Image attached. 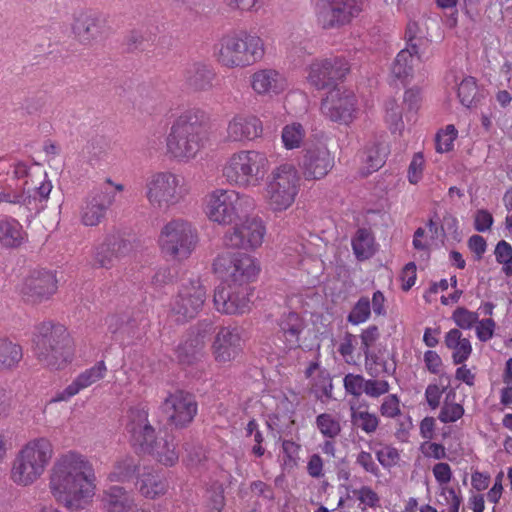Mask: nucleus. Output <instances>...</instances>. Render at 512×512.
<instances>
[{
	"mask_svg": "<svg viewBox=\"0 0 512 512\" xmlns=\"http://www.w3.org/2000/svg\"><path fill=\"white\" fill-rule=\"evenodd\" d=\"M319 66H321V59H316L309 65L308 82L318 90H331L332 86L326 74L327 70Z\"/></svg>",
	"mask_w": 512,
	"mask_h": 512,
	"instance_id": "43",
	"label": "nucleus"
},
{
	"mask_svg": "<svg viewBox=\"0 0 512 512\" xmlns=\"http://www.w3.org/2000/svg\"><path fill=\"white\" fill-rule=\"evenodd\" d=\"M141 333L139 330L138 320L128 314L125 315L123 326L120 331L119 338L121 340L127 339H139Z\"/></svg>",
	"mask_w": 512,
	"mask_h": 512,
	"instance_id": "53",
	"label": "nucleus"
},
{
	"mask_svg": "<svg viewBox=\"0 0 512 512\" xmlns=\"http://www.w3.org/2000/svg\"><path fill=\"white\" fill-rule=\"evenodd\" d=\"M253 292L251 286L234 285L233 282L222 280L214 289L213 303L216 310L223 314H243L249 309Z\"/></svg>",
	"mask_w": 512,
	"mask_h": 512,
	"instance_id": "14",
	"label": "nucleus"
},
{
	"mask_svg": "<svg viewBox=\"0 0 512 512\" xmlns=\"http://www.w3.org/2000/svg\"><path fill=\"white\" fill-rule=\"evenodd\" d=\"M147 197L159 208L177 203L180 198L177 177L171 173H158L148 184Z\"/></svg>",
	"mask_w": 512,
	"mask_h": 512,
	"instance_id": "20",
	"label": "nucleus"
},
{
	"mask_svg": "<svg viewBox=\"0 0 512 512\" xmlns=\"http://www.w3.org/2000/svg\"><path fill=\"white\" fill-rule=\"evenodd\" d=\"M452 350L453 364L463 365L471 356L473 348L470 340L468 338H464V341Z\"/></svg>",
	"mask_w": 512,
	"mask_h": 512,
	"instance_id": "61",
	"label": "nucleus"
},
{
	"mask_svg": "<svg viewBox=\"0 0 512 512\" xmlns=\"http://www.w3.org/2000/svg\"><path fill=\"white\" fill-rule=\"evenodd\" d=\"M282 450L284 453V464L290 467L296 466L299 459L300 445L291 440H284L282 442Z\"/></svg>",
	"mask_w": 512,
	"mask_h": 512,
	"instance_id": "62",
	"label": "nucleus"
},
{
	"mask_svg": "<svg viewBox=\"0 0 512 512\" xmlns=\"http://www.w3.org/2000/svg\"><path fill=\"white\" fill-rule=\"evenodd\" d=\"M278 73L274 70H261L253 74L251 85L258 94L267 93L273 90L277 93V85L275 77Z\"/></svg>",
	"mask_w": 512,
	"mask_h": 512,
	"instance_id": "42",
	"label": "nucleus"
},
{
	"mask_svg": "<svg viewBox=\"0 0 512 512\" xmlns=\"http://www.w3.org/2000/svg\"><path fill=\"white\" fill-rule=\"evenodd\" d=\"M206 214L211 221L232 225L224 234V244L227 247L253 250L262 244L266 233L263 221L258 217L247 216L236 192L214 191L209 196Z\"/></svg>",
	"mask_w": 512,
	"mask_h": 512,
	"instance_id": "1",
	"label": "nucleus"
},
{
	"mask_svg": "<svg viewBox=\"0 0 512 512\" xmlns=\"http://www.w3.org/2000/svg\"><path fill=\"white\" fill-rule=\"evenodd\" d=\"M163 410L167 414V422L176 429L187 428L198 412L196 396L184 389H176L165 398Z\"/></svg>",
	"mask_w": 512,
	"mask_h": 512,
	"instance_id": "13",
	"label": "nucleus"
},
{
	"mask_svg": "<svg viewBox=\"0 0 512 512\" xmlns=\"http://www.w3.org/2000/svg\"><path fill=\"white\" fill-rule=\"evenodd\" d=\"M130 421L126 425L131 435V443L137 454L153 456L160 464L166 467L174 466L179 460L175 445L164 440L163 445L157 440L156 431L148 421V413L144 409L131 408Z\"/></svg>",
	"mask_w": 512,
	"mask_h": 512,
	"instance_id": "4",
	"label": "nucleus"
},
{
	"mask_svg": "<svg viewBox=\"0 0 512 512\" xmlns=\"http://www.w3.org/2000/svg\"><path fill=\"white\" fill-rule=\"evenodd\" d=\"M399 397L396 394L388 395L380 406V413L383 416L395 418L401 414Z\"/></svg>",
	"mask_w": 512,
	"mask_h": 512,
	"instance_id": "56",
	"label": "nucleus"
},
{
	"mask_svg": "<svg viewBox=\"0 0 512 512\" xmlns=\"http://www.w3.org/2000/svg\"><path fill=\"white\" fill-rule=\"evenodd\" d=\"M156 35L147 28L132 29L125 37V51L128 53L144 52L153 46Z\"/></svg>",
	"mask_w": 512,
	"mask_h": 512,
	"instance_id": "31",
	"label": "nucleus"
},
{
	"mask_svg": "<svg viewBox=\"0 0 512 512\" xmlns=\"http://www.w3.org/2000/svg\"><path fill=\"white\" fill-rule=\"evenodd\" d=\"M424 157L421 152L415 153L408 167V180L411 184H417L423 174Z\"/></svg>",
	"mask_w": 512,
	"mask_h": 512,
	"instance_id": "54",
	"label": "nucleus"
},
{
	"mask_svg": "<svg viewBox=\"0 0 512 512\" xmlns=\"http://www.w3.org/2000/svg\"><path fill=\"white\" fill-rule=\"evenodd\" d=\"M279 332L285 338L286 345L289 349H297L300 347V335L305 328V320L294 311L281 315L279 321Z\"/></svg>",
	"mask_w": 512,
	"mask_h": 512,
	"instance_id": "24",
	"label": "nucleus"
},
{
	"mask_svg": "<svg viewBox=\"0 0 512 512\" xmlns=\"http://www.w3.org/2000/svg\"><path fill=\"white\" fill-rule=\"evenodd\" d=\"M102 502L108 512H129L134 504L125 488L116 485L104 492Z\"/></svg>",
	"mask_w": 512,
	"mask_h": 512,
	"instance_id": "26",
	"label": "nucleus"
},
{
	"mask_svg": "<svg viewBox=\"0 0 512 512\" xmlns=\"http://www.w3.org/2000/svg\"><path fill=\"white\" fill-rule=\"evenodd\" d=\"M112 203L109 193L96 191L88 200L82 213V222L86 226H95L105 216L107 208Z\"/></svg>",
	"mask_w": 512,
	"mask_h": 512,
	"instance_id": "25",
	"label": "nucleus"
},
{
	"mask_svg": "<svg viewBox=\"0 0 512 512\" xmlns=\"http://www.w3.org/2000/svg\"><path fill=\"white\" fill-rule=\"evenodd\" d=\"M494 223L493 215L487 209H479L474 216V229L477 232H486Z\"/></svg>",
	"mask_w": 512,
	"mask_h": 512,
	"instance_id": "59",
	"label": "nucleus"
},
{
	"mask_svg": "<svg viewBox=\"0 0 512 512\" xmlns=\"http://www.w3.org/2000/svg\"><path fill=\"white\" fill-rule=\"evenodd\" d=\"M214 77L215 72L210 66L195 63L186 72V84L194 91H204L212 87Z\"/></svg>",
	"mask_w": 512,
	"mask_h": 512,
	"instance_id": "27",
	"label": "nucleus"
},
{
	"mask_svg": "<svg viewBox=\"0 0 512 512\" xmlns=\"http://www.w3.org/2000/svg\"><path fill=\"white\" fill-rule=\"evenodd\" d=\"M356 104L354 92L342 86L328 91L326 98L322 101L321 109L330 120L347 125L355 118Z\"/></svg>",
	"mask_w": 512,
	"mask_h": 512,
	"instance_id": "15",
	"label": "nucleus"
},
{
	"mask_svg": "<svg viewBox=\"0 0 512 512\" xmlns=\"http://www.w3.org/2000/svg\"><path fill=\"white\" fill-rule=\"evenodd\" d=\"M52 457V445L45 438L29 442L14 460L11 470L13 481L20 485H29L40 477Z\"/></svg>",
	"mask_w": 512,
	"mask_h": 512,
	"instance_id": "7",
	"label": "nucleus"
},
{
	"mask_svg": "<svg viewBox=\"0 0 512 512\" xmlns=\"http://www.w3.org/2000/svg\"><path fill=\"white\" fill-rule=\"evenodd\" d=\"M304 135L305 131L300 123L286 125L282 130L284 147L289 150L299 147Z\"/></svg>",
	"mask_w": 512,
	"mask_h": 512,
	"instance_id": "45",
	"label": "nucleus"
},
{
	"mask_svg": "<svg viewBox=\"0 0 512 512\" xmlns=\"http://www.w3.org/2000/svg\"><path fill=\"white\" fill-rule=\"evenodd\" d=\"M366 381L360 374L348 373L343 379L344 389L347 394L359 398L364 392Z\"/></svg>",
	"mask_w": 512,
	"mask_h": 512,
	"instance_id": "50",
	"label": "nucleus"
},
{
	"mask_svg": "<svg viewBox=\"0 0 512 512\" xmlns=\"http://www.w3.org/2000/svg\"><path fill=\"white\" fill-rule=\"evenodd\" d=\"M32 350L40 363L50 369H62L73 355L72 339L66 327L43 322L35 328Z\"/></svg>",
	"mask_w": 512,
	"mask_h": 512,
	"instance_id": "3",
	"label": "nucleus"
},
{
	"mask_svg": "<svg viewBox=\"0 0 512 512\" xmlns=\"http://www.w3.org/2000/svg\"><path fill=\"white\" fill-rule=\"evenodd\" d=\"M374 238L371 232L366 228H359L352 238L351 245L355 257L360 260H367L374 254Z\"/></svg>",
	"mask_w": 512,
	"mask_h": 512,
	"instance_id": "35",
	"label": "nucleus"
},
{
	"mask_svg": "<svg viewBox=\"0 0 512 512\" xmlns=\"http://www.w3.org/2000/svg\"><path fill=\"white\" fill-rule=\"evenodd\" d=\"M496 262L502 265V271L506 275L510 272V264H512V246L505 240H500L494 250Z\"/></svg>",
	"mask_w": 512,
	"mask_h": 512,
	"instance_id": "49",
	"label": "nucleus"
},
{
	"mask_svg": "<svg viewBox=\"0 0 512 512\" xmlns=\"http://www.w3.org/2000/svg\"><path fill=\"white\" fill-rule=\"evenodd\" d=\"M204 354V349L188 335L187 338L180 342L175 348L176 361L182 367L196 365L201 361Z\"/></svg>",
	"mask_w": 512,
	"mask_h": 512,
	"instance_id": "30",
	"label": "nucleus"
},
{
	"mask_svg": "<svg viewBox=\"0 0 512 512\" xmlns=\"http://www.w3.org/2000/svg\"><path fill=\"white\" fill-rule=\"evenodd\" d=\"M476 336L481 342H487L490 340L495 331L496 323L492 318H486L476 322Z\"/></svg>",
	"mask_w": 512,
	"mask_h": 512,
	"instance_id": "63",
	"label": "nucleus"
},
{
	"mask_svg": "<svg viewBox=\"0 0 512 512\" xmlns=\"http://www.w3.org/2000/svg\"><path fill=\"white\" fill-rule=\"evenodd\" d=\"M207 293L199 279L183 283L173 303L172 310L183 317V321L194 318L202 309Z\"/></svg>",
	"mask_w": 512,
	"mask_h": 512,
	"instance_id": "16",
	"label": "nucleus"
},
{
	"mask_svg": "<svg viewBox=\"0 0 512 512\" xmlns=\"http://www.w3.org/2000/svg\"><path fill=\"white\" fill-rule=\"evenodd\" d=\"M316 425L323 436L327 438H335L341 432L340 423L330 414L322 413L316 417Z\"/></svg>",
	"mask_w": 512,
	"mask_h": 512,
	"instance_id": "46",
	"label": "nucleus"
},
{
	"mask_svg": "<svg viewBox=\"0 0 512 512\" xmlns=\"http://www.w3.org/2000/svg\"><path fill=\"white\" fill-rule=\"evenodd\" d=\"M23 357L22 347L7 338H0V371L12 370Z\"/></svg>",
	"mask_w": 512,
	"mask_h": 512,
	"instance_id": "34",
	"label": "nucleus"
},
{
	"mask_svg": "<svg viewBox=\"0 0 512 512\" xmlns=\"http://www.w3.org/2000/svg\"><path fill=\"white\" fill-rule=\"evenodd\" d=\"M371 315V302L366 296H362L354 304L347 316V321L352 325H359L369 319Z\"/></svg>",
	"mask_w": 512,
	"mask_h": 512,
	"instance_id": "44",
	"label": "nucleus"
},
{
	"mask_svg": "<svg viewBox=\"0 0 512 512\" xmlns=\"http://www.w3.org/2000/svg\"><path fill=\"white\" fill-rule=\"evenodd\" d=\"M140 475V463L131 456L118 461L113 472V476L119 482H128L134 478L138 479Z\"/></svg>",
	"mask_w": 512,
	"mask_h": 512,
	"instance_id": "38",
	"label": "nucleus"
},
{
	"mask_svg": "<svg viewBox=\"0 0 512 512\" xmlns=\"http://www.w3.org/2000/svg\"><path fill=\"white\" fill-rule=\"evenodd\" d=\"M52 190V184L49 180L43 181L40 186L35 187L32 191H26V196H29V199H26L25 205H30L33 201L39 200L40 202L46 201L49 198V194Z\"/></svg>",
	"mask_w": 512,
	"mask_h": 512,
	"instance_id": "55",
	"label": "nucleus"
},
{
	"mask_svg": "<svg viewBox=\"0 0 512 512\" xmlns=\"http://www.w3.org/2000/svg\"><path fill=\"white\" fill-rule=\"evenodd\" d=\"M95 475L92 465L76 452L62 455L54 464L50 488L58 502L70 511L82 509L94 495Z\"/></svg>",
	"mask_w": 512,
	"mask_h": 512,
	"instance_id": "2",
	"label": "nucleus"
},
{
	"mask_svg": "<svg viewBox=\"0 0 512 512\" xmlns=\"http://www.w3.org/2000/svg\"><path fill=\"white\" fill-rule=\"evenodd\" d=\"M413 59L408 49L400 50L392 63V74L400 80L412 77L414 73Z\"/></svg>",
	"mask_w": 512,
	"mask_h": 512,
	"instance_id": "40",
	"label": "nucleus"
},
{
	"mask_svg": "<svg viewBox=\"0 0 512 512\" xmlns=\"http://www.w3.org/2000/svg\"><path fill=\"white\" fill-rule=\"evenodd\" d=\"M360 0H320L316 5L317 23L323 29H338L358 16Z\"/></svg>",
	"mask_w": 512,
	"mask_h": 512,
	"instance_id": "12",
	"label": "nucleus"
},
{
	"mask_svg": "<svg viewBox=\"0 0 512 512\" xmlns=\"http://www.w3.org/2000/svg\"><path fill=\"white\" fill-rule=\"evenodd\" d=\"M387 147L382 143H375L368 151H367V164L369 169L372 171H377L380 169L384 163L387 156Z\"/></svg>",
	"mask_w": 512,
	"mask_h": 512,
	"instance_id": "48",
	"label": "nucleus"
},
{
	"mask_svg": "<svg viewBox=\"0 0 512 512\" xmlns=\"http://www.w3.org/2000/svg\"><path fill=\"white\" fill-rule=\"evenodd\" d=\"M341 488H345L347 494L345 497H340L338 501V508H342L345 504L346 499H350L349 492L352 491L354 494H358V500L370 508H377L380 506L379 495L370 487L362 486L360 489H352L351 485L341 484Z\"/></svg>",
	"mask_w": 512,
	"mask_h": 512,
	"instance_id": "37",
	"label": "nucleus"
},
{
	"mask_svg": "<svg viewBox=\"0 0 512 512\" xmlns=\"http://www.w3.org/2000/svg\"><path fill=\"white\" fill-rule=\"evenodd\" d=\"M446 230L451 232L453 239L460 241V233L458 231V220L451 213L446 212L442 218V224L440 226V236L446 238Z\"/></svg>",
	"mask_w": 512,
	"mask_h": 512,
	"instance_id": "57",
	"label": "nucleus"
},
{
	"mask_svg": "<svg viewBox=\"0 0 512 512\" xmlns=\"http://www.w3.org/2000/svg\"><path fill=\"white\" fill-rule=\"evenodd\" d=\"M242 329L237 326H222L211 345L212 355L218 363L234 360L242 351Z\"/></svg>",
	"mask_w": 512,
	"mask_h": 512,
	"instance_id": "19",
	"label": "nucleus"
},
{
	"mask_svg": "<svg viewBox=\"0 0 512 512\" xmlns=\"http://www.w3.org/2000/svg\"><path fill=\"white\" fill-rule=\"evenodd\" d=\"M213 270L222 280L233 282L234 285L251 286L260 272V266L247 253L224 251L214 259Z\"/></svg>",
	"mask_w": 512,
	"mask_h": 512,
	"instance_id": "8",
	"label": "nucleus"
},
{
	"mask_svg": "<svg viewBox=\"0 0 512 512\" xmlns=\"http://www.w3.org/2000/svg\"><path fill=\"white\" fill-rule=\"evenodd\" d=\"M268 160L257 151H241L234 154L223 169L230 183L240 186L256 185L267 172Z\"/></svg>",
	"mask_w": 512,
	"mask_h": 512,
	"instance_id": "9",
	"label": "nucleus"
},
{
	"mask_svg": "<svg viewBox=\"0 0 512 512\" xmlns=\"http://www.w3.org/2000/svg\"><path fill=\"white\" fill-rule=\"evenodd\" d=\"M380 337L379 328L376 325H371L367 329H364L360 335L361 338V350L363 351L365 358L372 357L371 346Z\"/></svg>",
	"mask_w": 512,
	"mask_h": 512,
	"instance_id": "52",
	"label": "nucleus"
},
{
	"mask_svg": "<svg viewBox=\"0 0 512 512\" xmlns=\"http://www.w3.org/2000/svg\"><path fill=\"white\" fill-rule=\"evenodd\" d=\"M210 511L209 512H222L225 506L224 488L221 484L211 489L210 491Z\"/></svg>",
	"mask_w": 512,
	"mask_h": 512,
	"instance_id": "64",
	"label": "nucleus"
},
{
	"mask_svg": "<svg viewBox=\"0 0 512 512\" xmlns=\"http://www.w3.org/2000/svg\"><path fill=\"white\" fill-rule=\"evenodd\" d=\"M106 30V19L91 10L83 11L74 18L72 31L83 44H89L101 37Z\"/></svg>",
	"mask_w": 512,
	"mask_h": 512,
	"instance_id": "22",
	"label": "nucleus"
},
{
	"mask_svg": "<svg viewBox=\"0 0 512 512\" xmlns=\"http://www.w3.org/2000/svg\"><path fill=\"white\" fill-rule=\"evenodd\" d=\"M452 320L461 329L469 330L476 322H479L477 312H472L466 307H457L452 313Z\"/></svg>",
	"mask_w": 512,
	"mask_h": 512,
	"instance_id": "47",
	"label": "nucleus"
},
{
	"mask_svg": "<svg viewBox=\"0 0 512 512\" xmlns=\"http://www.w3.org/2000/svg\"><path fill=\"white\" fill-rule=\"evenodd\" d=\"M133 249L130 240L120 234L107 235L94 253V262L100 268L109 269L115 262L127 256Z\"/></svg>",
	"mask_w": 512,
	"mask_h": 512,
	"instance_id": "21",
	"label": "nucleus"
},
{
	"mask_svg": "<svg viewBox=\"0 0 512 512\" xmlns=\"http://www.w3.org/2000/svg\"><path fill=\"white\" fill-rule=\"evenodd\" d=\"M177 272L173 268L164 267L158 269L151 278V283L156 287L173 283L176 279Z\"/></svg>",
	"mask_w": 512,
	"mask_h": 512,
	"instance_id": "60",
	"label": "nucleus"
},
{
	"mask_svg": "<svg viewBox=\"0 0 512 512\" xmlns=\"http://www.w3.org/2000/svg\"><path fill=\"white\" fill-rule=\"evenodd\" d=\"M227 131L233 141L254 140L262 135L263 126L256 116H236Z\"/></svg>",
	"mask_w": 512,
	"mask_h": 512,
	"instance_id": "23",
	"label": "nucleus"
},
{
	"mask_svg": "<svg viewBox=\"0 0 512 512\" xmlns=\"http://www.w3.org/2000/svg\"><path fill=\"white\" fill-rule=\"evenodd\" d=\"M299 166L306 180H320L334 167V156L324 145H312L301 152Z\"/></svg>",
	"mask_w": 512,
	"mask_h": 512,
	"instance_id": "17",
	"label": "nucleus"
},
{
	"mask_svg": "<svg viewBox=\"0 0 512 512\" xmlns=\"http://www.w3.org/2000/svg\"><path fill=\"white\" fill-rule=\"evenodd\" d=\"M351 423L359 426L366 433H373L379 425V418L368 411H357L356 405L350 402Z\"/></svg>",
	"mask_w": 512,
	"mask_h": 512,
	"instance_id": "41",
	"label": "nucleus"
},
{
	"mask_svg": "<svg viewBox=\"0 0 512 512\" xmlns=\"http://www.w3.org/2000/svg\"><path fill=\"white\" fill-rule=\"evenodd\" d=\"M25 232L21 224L13 218L0 219V245L3 248L15 249L22 245Z\"/></svg>",
	"mask_w": 512,
	"mask_h": 512,
	"instance_id": "28",
	"label": "nucleus"
},
{
	"mask_svg": "<svg viewBox=\"0 0 512 512\" xmlns=\"http://www.w3.org/2000/svg\"><path fill=\"white\" fill-rule=\"evenodd\" d=\"M57 290L56 275L51 270H33L25 279L21 293L26 302L40 303L48 300Z\"/></svg>",
	"mask_w": 512,
	"mask_h": 512,
	"instance_id": "18",
	"label": "nucleus"
},
{
	"mask_svg": "<svg viewBox=\"0 0 512 512\" xmlns=\"http://www.w3.org/2000/svg\"><path fill=\"white\" fill-rule=\"evenodd\" d=\"M137 489L145 498L155 499L167 491V483L158 474L144 471L135 483Z\"/></svg>",
	"mask_w": 512,
	"mask_h": 512,
	"instance_id": "29",
	"label": "nucleus"
},
{
	"mask_svg": "<svg viewBox=\"0 0 512 512\" xmlns=\"http://www.w3.org/2000/svg\"><path fill=\"white\" fill-rule=\"evenodd\" d=\"M220 328H222V325L217 324L211 318H205L199 320L189 329L188 336L205 349L206 343L211 341L212 338L214 339Z\"/></svg>",
	"mask_w": 512,
	"mask_h": 512,
	"instance_id": "33",
	"label": "nucleus"
},
{
	"mask_svg": "<svg viewBox=\"0 0 512 512\" xmlns=\"http://www.w3.org/2000/svg\"><path fill=\"white\" fill-rule=\"evenodd\" d=\"M197 240L196 230L182 219L168 222L159 236L162 253L174 260L187 259L194 250Z\"/></svg>",
	"mask_w": 512,
	"mask_h": 512,
	"instance_id": "10",
	"label": "nucleus"
},
{
	"mask_svg": "<svg viewBox=\"0 0 512 512\" xmlns=\"http://www.w3.org/2000/svg\"><path fill=\"white\" fill-rule=\"evenodd\" d=\"M263 55L262 39L241 30L221 39L218 61L229 68L245 67L259 61Z\"/></svg>",
	"mask_w": 512,
	"mask_h": 512,
	"instance_id": "6",
	"label": "nucleus"
},
{
	"mask_svg": "<svg viewBox=\"0 0 512 512\" xmlns=\"http://www.w3.org/2000/svg\"><path fill=\"white\" fill-rule=\"evenodd\" d=\"M448 389V385L440 388L437 384L432 383L429 384L425 390V399L427 401L428 406L435 410L440 405V399L443 393H445Z\"/></svg>",
	"mask_w": 512,
	"mask_h": 512,
	"instance_id": "58",
	"label": "nucleus"
},
{
	"mask_svg": "<svg viewBox=\"0 0 512 512\" xmlns=\"http://www.w3.org/2000/svg\"><path fill=\"white\" fill-rule=\"evenodd\" d=\"M268 183V204L271 210L281 212L288 209L298 193L297 170L292 164H283L272 172Z\"/></svg>",
	"mask_w": 512,
	"mask_h": 512,
	"instance_id": "11",
	"label": "nucleus"
},
{
	"mask_svg": "<svg viewBox=\"0 0 512 512\" xmlns=\"http://www.w3.org/2000/svg\"><path fill=\"white\" fill-rule=\"evenodd\" d=\"M396 355L397 353L395 349H393L391 353H388V359L393 361V365L392 370H387V359L372 352V357L365 358V369L367 374L372 378H377L380 375V371L377 368V366L379 365L381 366L383 373L387 374L388 376H394L397 369Z\"/></svg>",
	"mask_w": 512,
	"mask_h": 512,
	"instance_id": "36",
	"label": "nucleus"
},
{
	"mask_svg": "<svg viewBox=\"0 0 512 512\" xmlns=\"http://www.w3.org/2000/svg\"><path fill=\"white\" fill-rule=\"evenodd\" d=\"M327 70L326 74L331 82L332 89L340 87L338 81H343L350 72V64L343 56H334L321 59V66Z\"/></svg>",
	"mask_w": 512,
	"mask_h": 512,
	"instance_id": "32",
	"label": "nucleus"
},
{
	"mask_svg": "<svg viewBox=\"0 0 512 512\" xmlns=\"http://www.w3.org/2000/svg\"><path fill=\"white\" fill-rule=\"evenodd\" d=\"M465 413V409L462 404L459 403H450L446 405H443L441 407L440 413L438 415V419L442 423H452L456 422Z\"/></svg>",
	"mask_w": 512,
	"mask_h": 512,
	"instance_id": "51",
	"label": "nucleus"
},
{
	"mask_svg": "<svg viewBox=\"0 0 512 512\" xmlns=\"http://www.w3.org/2000/svg\"><path fill=\"white\" fill-rule=\"evenodd\" d=\"M207 116L199 109L180 115L167 137V149L175 158L194 157L207 139Z\"/></svg>",
	"mask_w": 512,
	"mask_h": 512,
	"instance_id": "5",
	"label": "nucleus"
},
{
	"mask_svg": "<svg viewBox=\"0 0 512 512\" xmlns=\"http://www.w3.org/2000/svg\"><path fill=\"white\" fill-rule=\"evenodd\" d=\"M457 96L461 104L470 108L473 104L480 102L478 95L477 80L473 76L465 77L458 86Z\"/></svg>",
	"mask_w": 512,
	"mask_h": 512,
	"instance_id": "39",
	"label": "nucleus"
}]
</instances>
